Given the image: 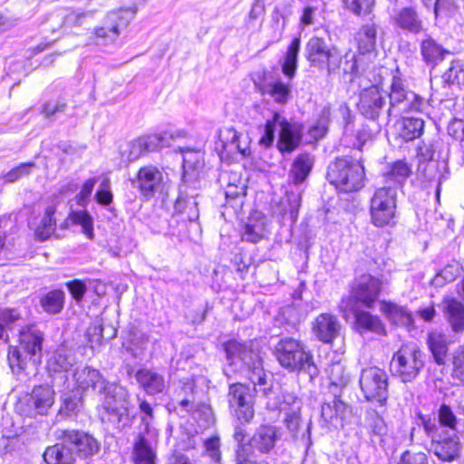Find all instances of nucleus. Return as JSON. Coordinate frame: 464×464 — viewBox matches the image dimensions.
<instances>
[{"label":"nucleus","mask_w":464,"mask_h":464,"mask_svg":"<svg viewBox=\"0 0 464 464\" xmlns=\"http://www.w3.org/2000/svg\"><path fill=\"white\" fill-rule=\"evenodd\" d=\"M383 282L372 276H361L353 286L352 295L356 303L372 308L382 290Z\"/></svg>","instance_id":"17"},{"label":"nucleus","mask_w":464,"mask_h":464,"mask_svg":"<svg viewBox=\"0 0 464 464\" xmlns=\"http://www.w3.org/2000/svg\"><path fill=\"white\" fill-rule=\"evenodd\" d=\"M462 268L459 262L453 261L441 269L432 279V285L441 287L447 283L453 282L460 274Z\"/></svg>","instance_id":"42"},{"label":"nucleus","mask_w":464,"mask_h":464,"mask_svg":"<svg viewBox=\"0 0 464 464\" xmlns=\"http://www.w3.org/2000/svg\"><path fill=\"white\" fill-rule=\"evenodd\" d=\"M364 168L360 160L352 157L338 158L332 162L327 170L329 182L343 192L361 189L364 182Z\"/></svg>","instance_id":"6"},{"label":"nucleus","mask_w":464,"mask_h":464,"mask_svg":"<svg viewBox=\"0 0 464 464\" xmlns=\"http://www.w3.org/2000/svg\"><path fill=\"white\" fill-rule=\"evenodd\" d=\"M439 421L438 425L440 427H448L454 430L457 424V418L450 406L442 404L439 410Z\"/></svg>","instance_id":"54"},{"label":"nucleus","mask_w":464,"mask_h":464,"mask_svg":"<svg viewBox=\"0 0 464 464\" xmlns=\"http://www.w3.org/2000/svg\"><path fill=\"white\" fill-rule=\"evenodd\" d=\"M447 320L455 334L464 331V304L455 298L445 300Z\"/></svg>","instance_id":"33"},{"label":"nucleus","mask_w":464,"mask_h":464,"mask_svg":"<svg viewBox=\"0 0 464 464\" xmlns=\"http://www.w3.org/2000/svg\"><path fill=\"white\" fill-rule=\"evenodd\" d=\"M450 343L449 336L442 332L432 331L429 334L427 344L437 364H445Z\"/></svg>","instance_id":"25"},{"label":"nucleus","mask_w":464,"mask_h":464,"mask_svg":"<svg viewBox=\"0 0 464 464\" xmlns=\"http://www.w3.org/2000/svg\"><path fill=\"white\" fill-rule=\"evenodd\" d=\"M368 427L372 434L379 437L383 436L387 431V426L383 418L377 412L370 415Z\"/></svg>","instance_id":"56"},{"label":"nucleus","mask_w":464,"mask_h":464,"mask_svg":"<svg viewBox=\"0 0 464 464\" xmlns=\"http://www.w3.org/2000/svg\"><path fill=\"white\" fill-rule=\"evenodd\" d=\"M131 459L134 464H145V436L143 434H140L134 445Z\"/></svg>","instance_id":"60"},{"label":"nucleus","mask_w":464,"mask_h":464,"mask_svg":"<svg viewBox=\"0 0 464 464\" xmlns=\"http://www.w3.org/2000/svg\"><path fill=\"white\" fill-rule=\"evenodd\" d=\"M389 99L387 112L390 117H397L410 111H420L424 106V100L412 92H407L402 80L397 75L392 76Z\"/></svg>","instance_id":"11"},{"label":"nucleus","mask_w":464,"mask_h":464,"mask_svg":"<svg viewBox=\"0 0 464 464\" xmlns=\"http://www.w3.org/2000/svg\"><path fill=\"white\" fill-rule=\"evenodd\" d=\"M44 459L47 464H72L74 462L72 449L64 443V436L62 444H56L45 450Z\"/></svg>","instance_id":"29"},{"label":"nucleus","mask_w":464,"mask_h":464,"mask_svg":"<svg viewBox=\"0 0 464 464\" xmlns=\"http://www.w3.org/2000/svg\"><path fill=\"white\" fill-rule=\"evenodd\" d=\"M448 51L428 35L420 44V54L428 65L434 67L444 59Z\"/></svg>","instance_id":"31"},{"label":"nucleus","mask_w":464,"mask_h":464,"mask_svg":"<svg viewBox=\"0 0 464 464\" xmlns=\"http://www.w3.org/2000/svg\"><path fill=\"white\" fill-rule=\"evenodd\" d=\"M410 174L411 169L407 163L398 160L392 164L390 171L386 173V185L384 187L396 188V192H398V189L402 187L404 180Z\"/></svg>","instance_id":"38"},{"label":"nucleus","mask_w":464,"mask_h":464,"mask_svg":"<svg viewBox=\"0 0 464 464\" xmlns=\"http://www.w3.org/2000/svg\"><path fill=\"white\" fill-rule=\"evenodd\" d=\"M66 390H76L82 393L92 391L95 393L104 394L114 392L116 386L109 383L99 370L91 366L77 368L72 372V382L68 380Z\"/></svg>","instance_id":"10"},{"label":"nucleus","mask_w":464,"mask_h":464,"mask_svg":"<svg viewBox=\"0 0 464 464\" xmlns=\"http://www.w3.org/2000/svg\"><path fill=\"white\" fill-rule=\"evenodd\" d=\"M452 364L453 377L464 382V346L456 351Z\"/></svg>","instance_id":"57"},{"label":"nucleus","mask_w":464,"mask_h":464,"mask_svg":"<svg viewBox=\"0 0 464 464\" xmlns=\"http://www.w3.org/2000/svg\"><path fill=\"white\" fill-rule=\"evenodd\" d=\"M169 177L155 167L147 168V198L158 195L164 197L169 190Z\"/></svg>","instance_id":"26"},{"label":"nucleus","mask_w":464,"mask_h":464,"mask_svg":"<svg viewBox=\"0 0 464 464\" xmlns=\"http://www.w3.org/2000/svg\"><path fill=\"white\" fill-rule=\"evenodd\" d=\"M463 68L458 63L452 65L444 72L443 78L448 83H462Z\"/></svg>","instance_id":"59"},{"label":"nucleus","mask_w":464,"mask_h":464,"mask_svg":"<svg viewBox=\"0 0 464 464\" xmlns=\"http://www.w3.org/2000/svg\"><path fill=\"white\" fill-rule=\"evenodd\" d=\"M23 321L17 309L0 308V339L3 338L5 328L21 326Z\"/></svg>","instance_id":"45"},{"label":"nucleus","mask_w":464,"mask_h":464,"mask_svg":"<svg viewBox=\"0 0 464 464\" xmlns=\"http://www.w3.org/2000/svg\"><path fill=\"white\" fill-rule=\"evenodd\" d=\"M44 334L34 325L22 326L19 330V344L10 346L7 360L12 372L16 375L25 373L30 362H41Z\"/></svg>","instance_id":"3"},{"label":"nucleus","mask_w":464,"mask_h":464,"mask_svg":"<svg viewBox=\"0 0 464 464\" xmlns=\"http://www.w3.org/2000/svg\"><path fill=\"white\" fill-rule=\"evenodd\" d=\"M98 204L107 207L112 202L113 195L111 190L110 180L104 179L94 195Z\"/></svg>","instance_id":"53"},{"label":"nucleus","mask_w":464,"mask_h":464,"mask_svg":"<svg viewBox=\"0 0 464 464\" xmlns=\"http://www.w3.org/2000/svg\"><path fill=\"white\" fill-rule=\"evenodd\" d=\"M65 108V102L62 101H51L44 105L43 112L46 118H51L58 112H63Z\"/></svg>","instance_id":"62"},{"label":"nucleus","mask_w":464,"mask_h":464,"mask_svg":"<svg viewBox=\"0 0 464 464\" xmlns=\"http://www.w3.org/2000/svg\"><path fill=\"white\" fill-rule=\"evenodd\" d=\"M224 139L223 142L225 146H230L237 150L242 155L246 156L249 154V149L247 146L242 147L239 143L241 134L238 133L234 128H227L220 134Z\"/></svg>","instance_id":"48"},{"label":"nucleus","mask_w":464,"mask_h":464,"mask_svg":"<svg viewBox=\"0 0 464 464\" xmlns=\"http://www.w3.org/2000/svg\"><path fill=\"white\" fill-rule=\"evenodd\" d=\"M304 52L310 66L325 71L328 76L342 69L343 73L351 75L350 81H353L360 73V58L356 53L348 52L343 55L337 46L323 37H311L305 44Z\"/></svg>","instance_id":"1"},{"label":"nucleus","mask_w":464,"mask_h":464,"mask_svg":"<svg viewBox=\"0 0 464 464\" xmlns=\"http://www.w3.org/2000/svg\"><path fill=\"white\" fill-rule=\"evenodd\" d=\"M343 6L356 15L368 14L372 11L375 0H343Z\"/></svg>","instance_id":"49"},{"label":"nucleus","mask_w":464,"mask_h":464,"mask_svg":"<svg viewBox=\"0 0 464 464\" xmlns=\"http://www.w3.org/2000/svg\"><path fill=\"white\" fill-rule=\"evenodd\" d=\"M377 28L374 24H365L362 26L357 34L358 50L359 54H356L360 58V72L362 69V54L371 53L375 48L376 44Z\"/></svg>","instance_id":"32"},{"label":"nucleus","mask_w":464,"mask_h":464,"mask_svg":"<svg viewBox=\"0 0 464 464\" xmlns=\"http://www.w3.org/2000/svg\"><path fill=\"white\" fill-rule=\"evenodd\" d=\"M360 387L367 401L384 405L388 397V374L376 366L362 369Z\"/></svg>","instance_id":"12"},{"label":"nucleus","mask_w":464,"mask_h":464,"mask_svg":"<svg viewBox=\"0 0 464 464\" xmlns=\"http://www.w3.org/2000/svg\"><path fill=\"white\" fill-rule=\"evenodd\" d=\"M380 310L394 324L407 326L412 323L411 314L404 306L383 301L381 303Z\"/></svg>","instance_id":"30"},{"label":"nucleus","mask_w":464,"mask_h":464,"mask_svg":"<svg viewBox=\"0 0 464 464\" xmlns=\"http://www.w3.org/2000/svg\"><path fill=\"white\" fill-rule=\"evenodd\" d=\"M424 129V121L420 118L405 117L399 123V134L406 141L419 138Z\"/></svg>","instance_id":"36"},{"label":"nucleus","mask_w":464,"mask_h":464,"mask_svg":"<svg viewBox=\"0 0 464 464\" xmlns=\"http://www.w3.org/2000/svg\"><path fill=\"white\" fill-rule=\"evenodd\" d=\"M227 360L230 365L239 364L237 370L243 368L246 371L247 378L254 385L256 393L264 397L271 392L272 384L268 382V373L263 368L262 357L258 348L253 344L241 343L237 341H229L225 344Z\"/></svg>","instance_id":"2"},{"label":"nucleus","mask_w":464,"mask_h":464,"mask_svg":"<svg viewBox=\"0 0 464 464\" xmlns=\"http://www.w3.org/2000/svg\"><path fill=\"white\" fill-rule=\"evenodd\" d=\"M392 20L396 26L404 31H408L415 34L422 31V22L415 9L411 7H403L400 9L394 14Z\"/></svg>","instance_id":"27"},{"label":"nucleus","mask_w":464,"mask_h":464,"mask_svg":"<svg viewBox=\"0 0 464 464\" xmlns=\"http://www.w3.org/2000/svg\"><path fill=\"white\" fill-rule=\"evenodd\" d=\"M145 150V140L139 138L128 144V149L121 152L122 157H126L127 161L131 162L140 157Z\"/></svg>","instance_id":"50"},{"label":"nucleus","mask_w":464,"mask_h":464,"mask_svg":"<svg viewBox=\"0 0 464 464\" xmlns=\"http://www.w3.org/2000/svg\"><path fill=\"white\" fill-rule=\"evenodd\" d=\"M340 324L335 316L329 314H321L314 324V334L324 343H330L339 334Z\"/></svg>","instance_id":"24"},{"label":"nucleus","mask_w":464,"mask_h":464,"mask_svg":"<svg viewBox=\"0 0 464 464\" xmlns=\"http://www.w3.org/2000/svg\"><path fill=\"white\" fill-rule=\"evenodd\" d=\"M426 435L430 438V451L441 461H454L462 450L459 437L438 425L435 420L421 419Z\"/></svg>","instance_id":"7"},{"label":"nucleus","mask_w":464,"mask_h":464,"mask_svg":"<svg viewBox=\"0 0 464 464\" xmlns=\"http://www.w3.org/2000/svg\"><path fill=\"white\" fill-rule=\"evenodd\" d=\"M82 393L76 390H68L63 395V404L61 411L66 415H71L77 412L82 407Z\"/></svg>","instance_id":"47"},{"label":"nucleus","mask_w":464,"mask_h":464,"mask_svg":"<svg viewBox=\"0 0 464 464\" xmlns=\"http://www.w3.org/2000/svg\"><path fill=\"white\" fill-rule=\"evenodd\" d=\"M423 366L424 355L414 343L402 344L391 361V371L403 382L416 379Z\"/></svg>","instance_id":"8"},{"label":"nucleus","mask_w":464,"mask_h":464,"mask_svg":"<svg viewBox=\"0 0 464 464\" xmlns=\"http://www.w3.org/2000/svg\"><path fill=\"white\" fill-rule=\"evenodd\" d=\"M301 40L295 37L289 44L287 51L283 58L281 66L283 73L292 80L297 69V57L300 51Z\"/></svg>","instance_id":"34"},{"label":"nucleus","mask_w":464,"mask_h":464,"mask_svg":"<svg viewBox=\"0 0 464 464\" xmlns=\"http://www.w3.org/2000/svg\"><path fill=\"white\" fill-rule=\"evenodd\" d=\"M183 155V176L189 175V171H195L202 165V154L200 150L189 148H179Z\"/></svg>","instance_id":"43"},{"label":"nucleus","mask_w":464,"mask_h":464,"mask_svg":"<svg viewBox=\"0 0 464 464\" xmlns=\"http://www.w3.org/2000/svg\"><path fill=\"white\" fill-rule=\"evenodd\" d=\"M261 91L264 94L271 96L275 102L280 104H285L291 96V85L279 80L264 85Z\"/></svg>","instance_id":"40"},{"label":"nucleus","mask_w":464,"mask_h":464,"mask_svg":"<svg viewBox=\"0 0 464 464\" xmlns=\"http://www.w3.org/2000/svg\"><path fill=\"white\" fill-rule=\"evenodd\" d=\"M74 364V358L67 353L63 349L57 350L51 360L48 362V368L51 372H53L56 376L54 380L60 378L63 380L65 379L64 384L68 382V372Z\"/></svg>","instance_id":"28"},{"label":"nucleus","mask_w":464,"mask_h":464,"mask_svg":"<svg viewBox=\"0 0 464 464\" xmlns=\"http://www.w3.org/2000/svg\"><path fill=\"white\" fill-rule=\"evenodd\" d=\"M64 301V292L61 289H53L40 297V306L45 313L56 314L63 310Z\"/></svg>","instance_id":"35"},{"label":"nucleus","mask_w":464,"mask_h":464,"mask_svg":"<svg viewBox=\"0 0 464 464\" xmlns=\"http://www.w3.org/2000/svg\"><path fill=\"white\" fill-rule=\"evenodd\" d=\"M130 357L126 359V372L131 383H137L145 389L144 349L132 343L127 348Z\"/></svg>","instance_id":"21"},{"label":"nucleus","mask_w":464,"mask_h":464,"mask_svg":"<svg viewBox=\"0 0 464 464\" xmlns=\"http://www.w3.org/2000/svg\"><path fill=\"white\" fill-rule=\"evenodd\" d=\"M98 181V179L93 177L88 179L82 186L80 192L74 197L76 204L82 208L81 210H71L69 218L75 225L82 227V233L89 239L94 237L93 231V219L86 208L90 202V198L92 194L93 188Z\"/></svg>","instance_id":"13"},{"label":"nucleus","mask_w":464,"mask_h":464,"mask_svg":"<svg viewBox=\"0 0 464 464\" xmlns=\"http://www.w3.org/2000/svg\"><path fill=\"white\" fill-rule=\"evenodd\" d=\"M278 409L281 412H290V411H300V401L292 393H285L283 401Z\"/></svg>","instance_id":"58"},{"label":"nucleus","mask_w":464,"mask_h":464,"mask_svg":"<svg viewBox=\"0 0 464 464\" xmlns=\"http://www.w3.org/2000/svg\"><path fill=\"white\" fill-rule=\"evenodd\" d=\"M276 130H278L276 148L281 153H291L301 143L303 126L298 122L288 121L281 113L275 111L272 118L266 120L263 127V134L258 141L259 145L266 149L271 147Z\"/></svg>","instance_id":"4"},{"label":"nucleus","mask_w":464,"mask_h":464,"mask_svg":"<svg viewBox=\"0 0 464 464\" xmlns=\"http://www.w3.org/2000/svg\"><path fill=\"white\" fill-rule=\"evenodd\" d=\"M279 439L280 435L276 426L270 424L260 425L256 428L249 440L251 456L254 450L261 454L269 453L275 448Z\"/></svg>","instance_id":"20"},{"label":"nucleus","mask_w":464,"mask_h":464,"mask_svg":"<svg viewBox=\"0 0 464 464\" xmlns=\"http://www.w3.org/2000/svg\"><path fill=\"white\" fill-rule=\"evenodd\" d=\"M54 392L48 385H40L34 388L28 398V406L37 414L44 415L53 404Z\"/></svg>","instance_id":"23"},{"label":"nucleus","mask_w":464,"mask_h":464,"mask_svg":"<svg viewBox=\"0 0 464 464\" xmlns=\"http://www.w3.org/2000/svg\"><path fill=\"white\" fill-rule=\"evenodd\" d=\"M33 166H34V163L21 164L20 166L13 169L6 174V176H5L6 180L8 182H14V181L17 180L22 176L28 174Z\"/></svg>","instance_id":"63"},{"label":"nucleus","mask_w":464,"mask_h":464,"mask_svg":"<svg viewBox=\"0 0 464 464\" xmlns=\"http://www.w3.org/2000/svg\"><path fill=\"white\" fill-rule=\"evenodd\" d=\"M284 422L291 432H296L299 428V411L285 412Z\"/></svg>","instance_id":"64"},{"label":"nucleus","mask_w":464,"mask_h":464,"mask_svg":"<svg viewBox=\"0 0 464 464\" xmlns=\"http://www.w3.org/2000/svg\"><path fill=\"white\" fill-rule=\"evenodd\" d=\"M179 136V132L176 135L168 131L151 133L147 136V150H158L165 147H169L172 145L175 139Z\"/></svg>","instance_id":"44"},{"label":"nucleus","mask_w":464,"mask_h":464,"mask_svg":"<svg viewBox=\"0 0 464 464\" xmlns=\"http://www.w3.org/2000/svg\"><path fill=\"white\" fill-rule=\"evenodd\" d=\"M399 464H428V459L423 452L405 451L401 457Z\"/></svg>","instance_id":"61"},{"label":"nucleus","mask_w":464,"mask_h":464,"mask_svg":"<svg viewBox=\"0 0 464 464\" xmlns=\"http://www.w3.org/2000/svg\"><path fill=\"white\" fill-rule=\"evenodd\" d=\"M396 188L382 187L374 192L370 206L372 223L379 227L394 223L396 215Z\"/></svg>","instance_id":"9"},{"label":"nucleus","mask_w":464,"mask_h":464,"mask_svg":"<svg viewBox=\"0 0 464 464\" xmlns=\"http://www.w3.org/2000/svg\"><path fill=\"white\" fill-rule=\"evenodd\" d=\"M55 213V208L49 206L45 209V213L41 219L39 225L34 227L35 236L41 241H44L50 237L54 232L56 227V222L53 218Z\"/></svg>","instance_id":"41"},{"label":"nucleus","mask_w":464,"mask_h":464,"mask_svg":"<svg viewBox=\"0 0 464 464\" xmlns=\"http://www.w3.org/2000/svg\"><path fill=\"white\" fill-rule=\"evenodd\" d=\"M265 227L263 224L248 223L245 226L242 233V239L245 241L256 243L259 241L264 235Z\"/></svg>","instance_id":"51"},{"label":"nucleus","mask_w":464,"mask_h":464,"mask_svg":"<svg viewBox=\"0 0 464 464\" xmlns=\"http://www.w3.org/2000/svg\"><path fill=\"white\" fill-rule=\"evenodd\" d=\"M72 297L77 302H81L87 291V285L80 279H73L65 284Z\"/></svg>","instance_id":"55"},{"label":"nucleus","mask_w":464,"mask_h":464,"mask_svg":"<svg viewBox=\"0 0 464 464\" xmlns=\"http://www.w3.org/2000/svg\"><path fill=\"white\" fill-rule=\"evenodd\" d=\"M328 377L332 386L343 388L350 382V374L346 372L343 364L334 362L328 368Z\"/></svg>","instance_id":"46"},{"label":"nucleus","mask_w":464,"mask_h":464,"mask_svg":"<svg viewBox=\"0 0 464 464\" xmlns=\"http://www.w3.org/2000/svg\"><path fill=\"white\" fill-rule=\"evenodd\" d=\"M165 381L162 375L155 372H147V394L162 392Z\"/></svg>","instance_id":"52"},{"label":"nucleus","mask_w":464,"mask_h":464,"mask_svg":"<svg viewBox=\"0 0 464 464\" xmlns=\"http://www.w3.org/2000/svg\"><path fill=\"white\" fill-rule=\"evenodd\" d=\"M347 409V405L334 396L331 401L324 402L321 406V416L326 423L336 425L339 419Z\"/></svg>","instance_id":"39"},{"label":"nucleus","mask_w":464,"mask_h":464,"mask_svg":"<svg viewBox=\"0 0 464 464\" xmlns=\"http://www.w3.org/2000/svg\"><path fill=\"white\" fill-rule=\"evenodd\" d=\"M114 393H104V400L98 409L99 418L102 423L121 429L128 424L129 414L124 402L117 399Z\"/></svg>","instance_id":"15"},{"label":"nucleus","mask_w":464,"mask_h":464,"mask_svg":"<svg viewBox=\"0 0 464 464\" xmlns=\"http://www.w3.org/2000/svg\"><path fill=\"white\" fill-rule=\"evenodd\" d=\"M387 92L380 85L372 84L359 93L357 108L368 119L376 120L386 104Z\"/></svg>","instance_id":"16"},{"label":"nucleus","mask_w":464,"mask_h":464,"mask_svg":"<svg viewBox=\"0 0 464 464\" xmlns=\"http://www.w3.org/2000/svg\"><path fill=\"white\" fill-rule=\"evenodd\" d=\"M275 355L279 364L292 372H304L311 378L318 375L313 354L298 340L285 337L275 346Z\"/></svg>","instance_id":"5"},{"label":"nucleus","mask_w":464,"mask_h":464,"mask_svg":"<svg viewBox=\"0 0 464 464\" xmlns=\"http://www.w3.org/2000/svg\"><path fill=\"white\" fill-rule=\"evenodd\" d=\"M228 402L230 409L237 418L244 422H249L255 414L253 408V394L249 386L234 383L229 386Z\"/></svg>","instance_id":"14"},{"label":"nucleus","mask_w":464,"mask_h":464,"mask_svg":"<svg viewBox=\"0 0 464 464\" xmlns=\"http://www.w3.org/2000/svg\"><path fill=\"white\" fill-rule=\"evenodd\" d=\"M134 12L130 9H121L108 14L106 25L97 28L95 34L105 42L114 41L121 29L125 28L132 19Z\"/></svg>","instance_id":"18"},{"label":"nucleus","mask_w":464,"mask_h":464,"mask_svg":"<svg viewBox=\"0 0 464 464\" xmlns=\"http://www.w3.org/2000/svg\"><path fill=\"white\" fill-rule=\"evenodd\" d=\"M64 443L72 449L73 457H88L99 450L97 440L91 435L78 430H66L63 432Z\"/></svg>","instance_id":"19"},{"label":"nucleus","mask_w":464,"mask_h":464,"mask_svg":"<svg viewBox=\"0 0 464 464\" xmlns=\"http://www.w3.org/2000/svg\"><path fill=\"white\" fill-rule=\"evenodd\" d=\"M313 167L309 154H300L292 164L289 177L294 184H300L307 178Z\"/></svg>","instance_id":"37"},{"label":"nucleus","mask_w":464,"mask_h":464,"mask_svg":"<svg viewBox=\"0 0 464 464\" xmlns=\"http://www.w3.org/2000/svg\"><path fill=\"white\" fill-rule=\"evenodd\" d=\"M351 312L354 318V328L361 334L368 332L378 335L386 334L385 325L378 315L355 306L351 308Z\"/></svg>","instance_id":"22"}]
</instances>
